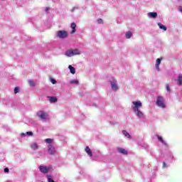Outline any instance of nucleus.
<instances>
[{"label": "nucleus", "instance_id": "obj_1", "mask_svg": "<svg viewBox=\"0 0 182 182\" xmlns=\"http://www.w3.org/2000/svg\"><path fill=\"white\" fill-rule=\"evenodd\" d=\"M69 34L68 33V31H58L56 33V37L58 38L59 39H66Z\"/></svg>", "mask_w": 182, "mask_h": 182}, {"label": "nucleus", "instance_id": "obj_2", "mask_svg": "<svg viewBox=\"0 0 182 182\" xmlns=\"http://www.w3.org/2000/svg\"><path fill=\"white\" fill-rule=\"evenodd\" d=\"M156 105L159 106V107L164 109L166 107V104H164V98L161 96L158 97L156 99Z\"/></svg>", "mask_w": 182, "mask_h": 182}, {"label": "nucleus", "instance_id": "obj_3", "mask_svg": "<svg viewBox=\"0 0 182 182\" xmlns=\"http://www.w3.org/2000/svg\"><path fill=\"white\" fill-rule=\"evenodd\" d=\"M37 116H38V117L41 119V120H47L48 117L49 115L48 114V113L45 112V111H38L37 112Z\"/></svg>", "mask_w": 182, "mask_h": 182}, {"label": "nucleus", "instance_id": "obj_4", "mask_svg": "<svg viewBox=\"0 0 182 182\" xmlns=\"http://www.w3.org/2000/svg\"><path fill=\"white\" fill-rule=\"evenodd\" d=\"M132 104L134 106L132 107L133 110L137 111L140 110V107L143 106V104H141V102L140 101H134L132 102Z\"/></svg>", "mask_w": 182, "mask_h": 182}, {"label": "nucleus", "instance_id": "obj_5", "mask_svg": "<svg viewBox=\"0 0 182 182\" xmlns=\"http://www.w3.org/2000/svg\"><path fill=\"white\" fill-rule=\"evenodd\" d=\"M39 170L41 173H43V174H48V173H49V170H50V168L47 166H40Z\"/></svg>", "mask_w": 182, "mask_h": 182}, {"label": "nucleus", "instance_id": "obj_6", "mask_svg": "<svg viewBox=\"0 0 182 182\" xmlns=\"http://www.w3.org/2000/svg\"><path fill=\"white\" fill-rule=\"evenodd\" d=\"M111 88L114 92H117L119 90V87L116 83V81H111Z\"/></svg>", "mask_w": 182, "mask_h": 182}, {"label": "nucleus", "instance_id": "obj_7", "mask_svg": "<svg viewBox=\"0 0 182 182\" xmlns=\"http://www.w3.org/2000/svg\"><path fill=\"white\" fill-rule=\"evenodd\" d=\"M48 153L51 156L55 154V153H56V151L55 150V148L53 146H52V145L48 146Z\"/></svg>", "mask_w": 182, "mask_h": 182}, {"label": "nucleus", "instance_id": "obj_8", "mask_svg": "<svg viewBox=\"0 0 182 182\" xmlns=\"http://www.w3.org/2000/svg\"><path fill=\"white\" fill-rule=\"evenodd\" d=\"M70 28L72 29L70 33L73 34L76 32V23H72L70 25Z\"/></svg>", "mask_w": 182, "mask_h": 182}, {"label": "nucleus", "instance_id": "obj_9", "mask_svg": "<svg viewBox=\"0 0 182 182\" xmlns=\"http://www.w3.org/2000/svg\"><path fill=\"white\" fill-rule=\"evenodd\" d=\"M149 18H153L154 19H156L157 18V14L156 12H149L148 14Z\"/></svg>", "mask_w": 182, "mask_h": 182}, {"label": "nucleus", "instance_id": "obj_10", "mask_svg": "<svg viewBox=\"0 0 182 182\" xmlns=\"http://www.w3.org/2000/svg\"><path fill=\"white\" fill-rule=\"evenodd\" d=\"M65 56H68V58H70L71 56H73V51L72 49L68 50L65 52Z\"/></svg>", "mask_w": 182, "mask_h": 182}, {"label": "nucleus", "instance_id": "obj_11", "mask_svg": "<svg viewBox=\"0 0 182 182\" xmlns=\"http://www.w3.org/2000/svg\"><path fill=\"white\" fill-rule=\"evenodd\" d=\"M176 82H177L178 86L182 85V74H179L178 79L176 80Z\"/></svg>", "mask_w": 182, "mask_h": 182}, {"label": "nucleus", "instance_id": "obj_12", "mask_svg": "<svg viewBox=\"0 0 182 182\" xmlns=\"http://www.w3.org/2000/svg\"><path fill=\"white\" fill-rule=\"evenodd\" d=\"M85 152L87 153V154H88V156H90V157H92L93 156V154H92V150H90V148H89V146H86Z\"/></svg>", "mask_w": 182, "mask_h": 182}, {"label": "nucleus", "instance_id": "obj_13", "mask_svg": "<svg viewBox=\"0 0 182 182\" xmlns=\"http://www.w3.org/2000/svg\"><path fill=\"white\" fill-rule=\"evenodd\" d=\"M118 151L121 153V154H124L125 156H127L128 154L127 151L123 148H118Z\"/></svg>", "mask_w": 182, "mask_h": 182}, {"label": "nucleus", "instance_id": "obj_14", "mask_svg": "<svg viewBox=\"0 0 182 182\" xmlns=\"http://www.w3.org/2000/svg\"><path fill=\"white\" fill-rule=\"evenodd\" d=\"M68 69H70V72L72 75H75L76 73V69H75L72 65H69Z\"/></svg>", "mask_w": 182, "mask_h": 182}, {"label": "nucleus", "instance_id": "obj_15", "mask_svg": "<svg viewBox=\"0 0 182 182\" xmlns=\"http://www.w3.org/2000/svg\"><path fill=\"white\" fill-rule=\"evenodd\" d=\"M49 100L51 103H56L58 98L56 97H49Z\"/></svg>", "mask_w": 182, "mask_h": 182}, {"label": "nucleus", "instance_id": "obj_16", "mask_svg": "<svg viewBox=\"0 0 182 182\" xmlns=\"http://www.w3.org/2000/svg\"><path fill=\"white\" fill-rule=\"evenodd\" d=\"M31 147L33 150H38V149H39V146H38V143L36 142H34L33 144H31Z\"/></svg>", "mask_w": 182, "mask_h": 182}, {"label": "nucleus", "instance_id": "obj_17", "mask_svg": "<svg viewBox=\"0 0 182 182\" xmlns=\"http://www.w3.org/2000/svg\"><path fill=\"white\" fill-rule=\"evenodd\" d=\"M132 36H133V33H132V31H128L125 34V37L127 38V39H130Z\"/></svg>", "mask_w": 182, "mask_h": 182}, {"label": "nucleus", "instance_id": "obj_18", "mask_svg": "<svg viewBox=\"0 0 182 182\" xmlns=\"http://www.w3.org/2000/svg\"><path fill=\"white\" fill-rule=\"evenodd\" d=\"M122 133H123L124 136H125V137H127L128 139H132L130 134H129V132H127V131L123 130Z\"/></svg>", "mask_w": 182, "mask_h": 182}, {"label": "nucleus", "instance_id": "obj_19", "mask_svg": "<svg viewBox=\"0 0 182 182\" xmlns=\"http://www.w3.org/2000/svg\"><path fill=\"white\" fill-rule=\"evenodd\" d=\"M158 26H159L160 29H163V31H167V27L160 23H158Z\"/></svg>", "mask_w": 182, "mask_h": 182}, {"label": "nucleus", "instance_id": "obj_20", "mask_svg": "<svg viewBox=\"0 0 182 182\" xmlns=\"http://www.w3.org/2000/svg\"><path fill=\"white\" fill-rule=\"evenodd\" d=\"M75 55H80V50L78 49L73 50V56H75Z\"/></svg>", "mask_w": 182, "mask_h": 182}, {"label": "nucleus", "instance_id": "obj_21", "mask_svg": "<svg viewBox=\"0 0 182 182\" xmlns=\"http://www.w3.org/2000/svg\"><path fill=\"white\" fill-rule=\"evenodd\" d=\"M70 83H71V85H79V81L77 80H73L70 81Z\"/></svg>", "mask_w": 182, "mask_h": 182}, {"label": "nucleus", "instance_id": "obj_22", "mask_svg": "<svg viewBox=\"0 0 182 182\" xmlns=\"http://www.w3.org/2000/svg\"><path fill=\"white\" fill-rule=\"evenodd\" d=\"M136 112H137L136 116L138 117H141L143 116V112H141V111H140V109L136 110Z\"/></svg>", "mask_w": 182, "mask_h": 182}, {"label": "nucleus", "instance_id": "obj_23", "mask_svg": "<svg viewBox=\"0 0 182 182\" xmlns=\"http://www.w3.org/2000/svg\"><path fill=\"white\" fill-rule=\"evenodd\" d=\"M45 141L46 143H48V144H50V143H53V140L52 139H50V138H48V139H45Z\"/></svg>", "mask_w": 182, "mask_h": 182}, {"label": "nucleus", "instance_id": "obj_24", "mask_svg": "<svg viewBox=\"0 0 182 182\" xmlns=\"http://www.w3.org/2000/svg\"><path fill=\"white\" fill-rule=\"evenodd\" d=\"M157 139L159 141H161V143H162L163 144H164V140H163V138L159 135H157Z\"/></svg>", "mask_w": 182, "mask_h": 182}, {"label": "nucleus", "instance_id": "obj_25", "mask_svg": "<svg viewBox=\"0 0 182 182\" xmlns=\"http://www.w3.org/2000/svg\"><path fill=\"white\" fill-rule=\"evenodd\" d=\"M29 85L31 86V87H35V82L32 80L28 81Z\"/></svg>", "mask_w": 182, "mask_h": 182}, {"label": "nucleus", "instance_id": "obj_26", "mask_svg": "<svg viewBox=\"0 0 182 182\" xmlns=\"http://www.w3.org/2000/svg\"><path fill=\"white\" fill-rule=\"evenodd\" d=\"M163 58H158L156 61V65H160Z\"/></svg>", "mask_w": 182, "mask_h": 182}, {"label": "nucleus", "instance_id": "obj_27", "mask_svg": "<svg viewBox=\"0 0 182 182\" xmlns=\"http://www.w3.org/2000/svg\"><path fill=\"white\" fill-rule=\"evenodd\" d=\"M50 80L51 83H53V85H56V83H57L56 80H55L53 78H50Z\"/></svg>", "mask_w": 182, "mask_h": 182}, {"label": "nucleus", "instance_id": "obj_28", "mask_svg": "<svg viewBox=\"0 0 182 182\" xmlns=\"http://www.w3.org/2000/svg\"><path fill=\"white\" fill-rule=\"evenodd\" d=\"M166 90L168 92H171V90L170 89V84H166Z\"/></svg>", "mask_w": 182, "mask_h": 182}, {"label": "nucleus", "instance_id": "obj_29", "mask_svg": "<svg viewBox=\"0 0 182 182\" xmlns=\"http://www.w3.org/2000/svg\"><path fill=\"white\" fill-rule=\"evenodd\" d=\"M14 93H15V95H16V93H19V87H16L14 88Z\"/></svg>", "mask_w": 182, "mask_h": 182}, {"label": "nucleus", "instance_id": "obj_30", "mask_svg": "<svg viewBox=\"0 0 182 182\" xmlns=\"http://www.w3.org/2000/svg\"><path fill=\"white\" fill-rule=\"evenodd\" d=\"M76 9H79V6H75L71 9V12H75V11H76Z\"/></svg>", "mask_w": 182, "mask_h": 182}, {"label": "nucleus", "instance_id": "obj_31", "mask_svg": "<svg viewBox=\"0 0 182 182\" xmlns=\"http://www.w3.org/2000/svg\"><path fill=\"white\" fill-rule=\"evenodd\" d=\"M26 134H27L28 136H33V133L32 132H26Z\"/></svg>", "mask_w": 182, "mask_h": 182}, {"label": "nucleus", "instance_id": "obj_32", "mask_svg": "<svg viewBox=\"0 0 182 182\" xmlns=\"http://www.w3.org/2000/svg\"><path fill=\"white\" fill-rule=\"evenodd\" d=\"M97 22H98V23H103V19L99 18V19L97 20Z\"/></svg>", "mask_w": 182, "mask_h": 182}, {"label": "nucleus", "instance_id": "obj_33", "mask_svg": "<svg viewBox=\"0 0 182 182\" xmlns=\"http://www.w3.org/2000/svg\"><path fill=\"white\" fill-rule=\"evenodd\" d=\"M4 173H9V168H4Z\"/></svg>", "mask_w": 182, "mask_h": 182}, {"label": "nucleus", "instance_id": "obj_34", "mask_svg": "<svg viewBox=\"0 0 182 182\" xmlns=\"http://www.w3.org/2000/svg\"><path fill=\"white\" fill-rule=\"evenodd\" d=\"M156 69L160 70V67H159V65L157 64H156Z\"/></svg>", "mask_w": 182, "mask_h": 182}, {"label": "nucleus", "instance_id": "obj_35", "mask_svg": "<svg viewBox=\"0 0 182 182\" xmlns=\"http://www.w3.org/2000/svg\"><path fill=\"white\" fill-rule=\"evenodd\" d=\"M163 167H167V166L166 165V162H163Z\"/></svg>", "mask_w": 182, "mask_h": 182}, {"label": "nucleus", "instance_id": "obj_36", "mask_svg": "<svg viewBox=\"0 0 182 182\" xmlns=\"http://www.w3.org/2000/svg\"><path fill=\"white\" fill-rule=\"evenodd\" d=\"M48 10H49V9H48V8H46V12H48Z\"/></svg>", "mask_w": 182, "mask_h": 182}, {"label": "nucleus", "instance_id": "obj_37", "mask_svg": "<svg viewBox=\"0 0 182 182\" xmlns=\"http://www.w3.org/2000/svg\"><path fill=\"white\" fill-rule=\"evenodd\" d=\"M21 136H25V134H23H23H21Z\"/></svg>", "mask_w": 182, "mask_h": 182}]
</instances>
